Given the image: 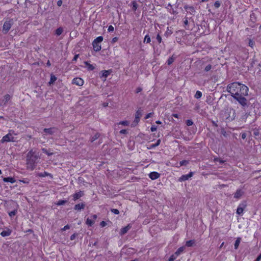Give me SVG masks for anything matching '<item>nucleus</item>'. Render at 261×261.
<instances>
[{"label": "nucleus", "mask_w": 261, "mask_h": 261, "mask_svg": "<svg viewBox=\"0 0 261 261\" xmlns=\"http://www.w3.org/2000/svg\"><path fill=\"white\" fill-rule=\"evenodd\" d=\"M42 151H43L44 153H47V150L45 148H42Z\"/></svg>", "instance_id": "nucleus-62"}, {"label": "nucleus", "mask_w": 261, "mask_h": 261, "mask_svg": "<svg viewBox=\"0 0 261 261\" xmlns=\"http://www.w3.org/2000/svg\"><path fill=\"white\" fill-rule=\"evenodd\" d=\"M76 236V234H75V233L73 234H72V235H71V237H70V240H74V239L75 238Z\"/></svg>", "instance_id": "nucleus-53"}, {"label": "nucleus", "mask_w": 261, "mask_h": 261, "mask_svg": "<svg viewBox=\"0 0 261 261\" xmlns=\"http://www.w3.org/2000/svg\"><path fill=\"white\" fill-rule=\"evenodd\" d=\"M247 95H240L235 96L233 98L236 99L242 106H244L246 105V99L244 97Z\"/></svg>", "instance_id": "nucleus-4"}, {"label": "nucleus", "mask_w": 261, "mask_h": 261, "mask_svg": "<svg viewBox=\"0 0 261 261\" xmlns=\"http://www.w3.org/2000/svg\"><path fill=\"white\" fill-rule=\"evenodd\" d=\"M254 41H253L252 40L250 39L249 40V43H248L249 46L251 47H253V46H254Z\"/></svg>", "instance_id": "nucleus-43"}, {"label": "nucleus", "mask_w": 261, "mask_h": 261, "mask_svg": "<svg viewBox=\"0 0 261 261\" xmlns=\"http://www.w3.org/2000/svg\"><path fill=\"white\" fill-rule=\"evenodd\" d=\"M129 122L127 121H123L119 122V124L123 125H128L129 124Z\"/></svg>", "instance_id": "nucleus-41"}, {"label": "nucleus", "mask_w": 261, "mask_h": 261, "mask_svg": "<svg viewBox=\"0 0 261 261\" xmlns=\"http://www.w3.org/2000/svg\"><path fill=\"white\" fill-rule=\"evenodd\" d=\"M11 230H10V229H7L6 230L2 231L1 233V235L2 237H7V236H10L11 234Z\"/></svg>", "instance_id": "nucleus-17"}, {"label": "nucleus", "mask_w": 261, "mask_h": 261, "mask_svg": "<svg viewBox=\"0 0 261 261\" xmlns=\"http://www.w3.org/2000/svg\"><path fill=\"white\" fill-rule=\"evenodd\" d=\"M78 57H79V55H75V56L74 57V58L73 59V61H76V60L77 59Z\"/></svg>", "instance_id": "nucleus-58"}, {"label": "nucleus", "mask_w": 261, "mask_h": 261, "mask_svg": "<svg viewBox=\"0 0 261 261\" xmlns=\"http://www.w3.org/2000/svg\"><path fill=\"white\" fill-rule=\"evenodd\" d=\"M83 193L82 191L78 192L77 193H75L73 197V200H76V199H78L80 197H81L83 195Z\"/></svg>", "instance_id": "nucleus-16"}, {"label": "nucleus", "mask_w": 261, "mask_h": 261, "mask_svg": "<svg viewBox=\"0 0 261 261\" xmlns=\"http://www.w3.org/2000/svg\"><path fill=\"white\" fill-rule=\"evenodd\" d=\"M174 61V58L173 57H171L168 59L167 60L168 65H171Z\"/></svg>", "instance_id": "nucleus-35"}, {"label": "nucleus", "mask_w": 261, "mask_h": 261, "mask_svg": "<svg viewBox=\"0 0 261 261\" xmlns=\"http://www.w3.org/2000/svg\"><path fill=\"white\" fill-rule=\"evenodd\" d=\"M184 9L188 13H189L191 15L194 14L195 12V9L193 6L185 5L184 6Z\"/></svg>", "instance_id": "nucleus-9"}, {"label": "nucleus", "mask_w": 261, "mask_h": 261, "mask_svg": "<svg viewBox=\"0 0 261 261\" xmlns=\"http://www.w3.org/2000/svg\"><path fill=\"white\" fill-rule=\"evenodd\" d=\"M142 116V112L141 110H138L135 114V118L134 122L132 124V126H135L140 121V119Z\"/></svg>", "instance_id": "nucleus-6"}, {"label": "nucleus", "mask_w": 261, "mask_h": 261, "mask_svg": "<svg viewBox=\"0 0 261 261\" xmlns=\"http://www.w3.org/2000/svg\"><path fill=\"white\" fill-rule=\"evenodd\" d=\"M156 40H158V41L159 42V43H161L162 38L159 34H158L156 36Z\"/></svg>", "instance_id": "nucleus-47"}, {"label": "nucleus", "mask_w": 261, "mask_h": 261, "mask_svg": "<svg viewBox=\"0 0 261 261\" xmlns=\"http://www.w3.org/2000/svg\"><path fill=\"white\" fill-rule=\"evenodd\" d=\"M56 80H57V77L54 75H51L50 80V81L49 82V85L53 84Z\"/></svg>", "instance_id": "nucleus-24"}, {"label": "nucleus", "mask_w": 261, "mask_h": 261, "mask_svg": "<svg viewBox=\"0 0 261 261\" xmlns=\"http://www.w3.org/2000/svg\"><path fill=\"white\" fill-rule=\"evenodd\" d=\"M63 29L62 28H59L56 30V34L57 36H59L63 33Z\"/></svg>", "instance_id": "nucleus-30"}, {"label": "nucleus", "mask_w": 261, "mask_h": 261, "mask_svg": "<svg viewBox=\"0 0 261 261\" xmlns=\"http://www.w3.org/2000/svg\"><path fill=\"white\" fill-rule=\"evenodd\" d=\"M212 65H210V64H208L207 65H206L204 68V70L206 72L210 71L211 69H212Z\"/></svg>", "instance_id": "nucleus-39"}, {"label": "nucleus", "mask_w": 261, "mask_h": 261, "mask_svg": "<svg viewBox=\"0 0 261 261\" xmlns=\"http://www.w3.org/2000/svg\"><path fill=\"white\" fill-rule=\"evenodd\" d=\"M103 40V37L102 36H99L98 37H97L94 41L93 42H96V43H100Z\"/></svg>", "instance_id": "nucleus-26"}, {"label": "nucleus", "mask_w": 261, "mask_h": 261, "mask_svg": "<svg viewBox=\"0 0 261 261\" xmlns=\"http://www.w3.org/2000/svg\"><path fill=\"white\" fill-rule=\"evenodd\" d=\"M85 64L87 66L88 69L90 70H92L94 69V66L88 63L87 62H85Z\"/></svg>", "instance_id": "nucleus-29"}, {"label": "nucleus", "mask_w": 261, "mask_h": 261, "mask_svg": "<svg viewBox=\"0 0 261 261\" xmlns=\"http://www.w3.org/2000/svg\"><path fill=\"white\" fill-rule=\"evenodd\" d=\"M227 90L234 97L235 96L240 95H248V88L244 85L237 82L228 85Z\"/></svg>", "instance_id": "nucleus-1"}, {"label": "nucleus", "mask_w": 261, "mask_h": 261, "mask_svg": "<svg viewBox=\"0 0 261 261\" xmlns=\"http://www.w3.org/2000/svg\"><path fill=\"white\" fill-rule=\"evenodd\" d=\"M246 204L245 203H242L239 204L237 210V213L238 215L243 214L244 208L246 207Z\"/></svg>", "instance_id": "nucleus-8"}, {"label": "nucleus", "mask_w": 261, "mask_h": 261, "mask_svg": "<svg viewBox=\"0 0 261 261\" xmlns=\"http://www.w3.org/2000/svg\"><path fill=\"white\" fill-rule=\"evenodd\" d=\"M152 115V113H149L148 114H147L146 116H145V119H148L149 118H150L151 115Z\"/></svg>", "instance_id": "nucleus-52"}, {"label": "nucleus", "mask_w": 261, "mask_h": 261, "mask_svg": "<svg viewBox=\"0 0 261 261\" xmlns=\"http://www.w3.org/2000/svg\"><path fill=\"white\" fill-rule=\"evenodd\" d=\"M117 39H118V38H117V37H115V38H114L113 39L112 41H113V42H116V41L117 40Z\"/></svg>", "instance_id": "nucleus-64"}, {"label": "nucleus", "mask_w": 261, "mask_h": 261, "mask_svg": "<svg viewBox=\"0 0 261 261\" xmlns=\"http://www.w3.org/2000/svg\"><path fill=\"white\" fill-rule=\"evenodd\" d=\"M111 71L109 70H104L102 71V76L101 77H103L105 79L108 76V75L110 74Z\"/></svg>", "instance_id": "nucleus-21"}, {"label": "nucleus", "mask_w": 261, "mask_h": 261, "mask_svg": "<svg viewBox=\"0 0 261 261\" xmlns=\"http://www.w3.org/2000/svg\"><path fill=\"white\" fill-rule=\"evenodd\" d=\"M66 202H67L66 200H59V201H58L56 203V204L57 205H62L65 204Z\"/></svg>", "instance_id": "nucleus-33"}, {"label": "nucleus", "mask_w": 261, "mask_h": 261, "mask_svg": "<svg viewBox=\"0 0 261 261\" xmlns=\"http://www.w3.org/2000/svg\"><path fill=\"white\" fill-rule=\"evenodd\" d=\"M16 212L15 211H11L9 213V215L10 217H13L16 215Z\"/></svg>", "instance_id": "nucleus-45"}, {"label": "nucleus", "mask_w": 261, "mask_h": 261, "mask_svg": "<svg viewBox=\"0 0 261 261\" xmlns=\"http://www.w3.org/2000/svg\"><path fill=\"white\" fill-rule=\"evenodd\" d=\"M99 137V135L98 133L95 134L92 137H91L90 140L91 142H92L96 140Z\"/></svg>", "instance_id": "nucleus-27"}, {"label": "nucleus", "mask_w": 261, "mask_h": 261, "mask_svg": "<svg viewBox=\"0 0 261 261\" xmlns=\"http://www.w3.org/2000/svg\"><path fill=\"white\" fill-rule=\"evenodd\" d=\"M97 219L96 215H93L91 218H88L86 220V224L89 226H92L95 222Z\"/></svg>", "instance_id": "nucleus-7"}, {"label": "nucleus", "mask_w": 261, "mask_h": 261, "mask_svg": "<svg viewBox=\"0 0 261 261\" xmlns=\"http://www.w3.org/2000/svg\"><path fill=\"white\" fill-rule=\"evenodd\" d=\"M40 159L39 155L33 150L29 151L27 155V168L31 170H34Z\"/></svg>", "instance_id": "nucleus-2"}, {"label": "nucleus", "mask_w": 261, "mask_h": 261, "mask_svg": "<svg viewBox=\"0 0 261 261\" xmlns=\"http://www.w3.org/2000/svg\"><path fill=\"white\" fill-rule=\"evenodd\" d=\"M195 241L194 240H190L186 242V246L191 247L194 245Z\"/></svg>", "instance_id": "nucleus-28"}, {"label": "nucleus", "mask_w": 261, "mask_h": 261, "mask_svg": "<svg viewBox=\"0 0 261 261\" xmlns=\"http://www.w3.org/2000/svg\"><path fill=\"white\" fill-rule=\"evenodd\" d=\"M138 5L136 2H133L132 3V9L133 10L136 11L137 9Z\"/></svg>", "instance_id": "nucleus-37"}, {"label": "nucleus", "mask_w": 261, "mask_h": 261, "mask_svg": "<svg viewBox=\"0 0 261 261\" xmlns=\"http://www.w3.org/2000/svg\"><path fill=\"white\" fill-rule=\"evenodd\" d=\"M184 23L185 27L186 28V26L188 25V17H186L184 18Z\"/></svg>", "instance_id": "nucleus-42"}, {"label": "nucleus", "mask_w": 261, "mask_h": 261, "mask_svg": "<svg viewBox=\"0 0 261 261\" xmlns=\"http://www.w3.org/2000/svg\"><path fill=\"white\" fill-rule=\"evenodd\" d=\"M92 44L93 49L95 51H98L101 49V47L99 43H96V42H93Z\"/></svg>", "instance_id": "nucleus-14"}, {"label": "nucleus", "mask_w": 261, "mask_h": 261, "mask_svg": "<svg viewBox=\"0 0 261 261\" xmlns=\"http://www.w3.org/2000/svg\"><path fill=\"white\" fill-rule=\"evenodd\" d=\"M70 228V226L68 225H66V226H65L62 229V230L63 231H65L67 229H69Z\"/></svg>", "instance_id": "nucleus-49"}, {"label": "nucleus", "mask_w": 261, "mask_h": 261, "mask_svg": "<svg viewBox=\"0 0 261 261\" xmlns=\"http://www.w3.org/2000/svg\"><path fill=\"white\" fill-rule=\"evenodd\" d=\"M215 161L219 162H220V163H222L223 162L222 160H220V159H216L215 160Z\"/></svg>", "instance_id": "nucleus-60"}, {"label": "nucleus", "mask_w": 261, "mask_h": 261, "mask_svg": "<svg viewBox=\"0 0 261 261\" xmlns=\"http://www.w3.org/2000/svg\"><path fill=\"white\" fill-rule=\"evenodd\" d=\"M240 242H241V238H238L235 242V243H234V248L236 249H237L238 248V247L239 246Z\"/></svg>", "instance_id": "nucleus-23"}, {"label": "nucleus", "mask_w": 261, "mask_h": 261, "mask_svg": "<svg viewBox=\"0 0 261 261\" xmlns=\"http://www.w3.org/2000/svg\"><path fill=\"white\" fill-rule=\"evenodd\" d=\"M49 175H50V174H49L46 172L39 173L38 174V176L39 177H45V176H49Z\"/></svg>", "instance_id": "nucleus-25"}, {"label": "nucleus", "mask_w": 261, "mask_h": 261, "mask_svg": "<svg viewBox=\"0 0 261 261\" xmlns=\"http://www.w3.org/2000/svg\"><path fill=\"white\" fill-rule=\"evenodd\" d=\"M46 154H47L48 155H51L53 154V152H48V151H47V153H46Z\"/></svg>", "instance_id": "nucleus-63"}, {"label": "nucleus", "mask_w": 261, "mask_h": 261, "mask_svg": "<svg viewBox=\"0 0 261 261\" xmlns=\"http://www.w3.org/2000/svg\"><path fill=\"white\" fill-rule=\"evenodd\" d=\"M201 96H202V93L199 91H197L196 92L195 96H194V97L197 99L200 98Z\"/></svg>", "instance_id": "nucleus-31"}, {"label": "nucleus", "mask_w": 261, "mask_h": 261, "mask_svg": "<svg viewBox=\"0 0 261 261\" xmlns=\"http://www.w3.org/2000/svg\"><path fill=\"white\" fill-rule=\"evenodd\" d=\"M72 83L77 86H82L84 84V81L80 77H76L73 79Z\"/></svg>", "instance_id": "nucleus-11"}, {"label": "nucleus", "mask_w": 261, "mask_h": 261, "mask_svg": "<svg viewBox=\"0 0 261 261\" xmlns=\"http://www.w3.org/2000/svg\"><path fill=\"white\" fill-rule=\"evenodd\" d=\"M160 142H161V140H158L155 144H151L150 145V148H154V147H156L157 146H158L160 144Z\"/></svg>", "instance_id": "nucleus-36"}, {"label": "nucleus", "mask_w": 261, "mask_h": 261, "mask_svg": "<svg viewBox=\"0 0 261 261\" xmlns=\"http://www.w3.org/2000/svg\"><path fill=\"white\" fill-rule=\"evenodd\" d=\"M11 99V96L7 94L5 95L4 99L2 100V103H4V105H6L7 102H8Z\"/></svg>", "instance_id": "nucleus-18"}, {"label": "nucleus", "mask_w": 261, "mask_h": 261, "mask_svg": "<svg viewBox=\"0 0 261 261\" xmlns=\"http://www.w3.org/2000/svg\"><path fill=\"white\" fill-rule=\"evenodd\" d=\"M186 123H187V125L188 126H191V125H192L193 124V121H192V120H188L187 121Z\"/></svg>", "instance_id": "nucleus-48"}, {"label": "nucleus", "mask_w": 261, "mask_h": 261, "mask_svg": "<svg viewBox=\"0 0 261 261\" xmlns=\"http://www.w3.org/2000/svg\"><path fill=\"white\" fill-rule=\"evenodd\" d=\"M244 194V192L242 190L239 189L234 194V197L237 199H239Z\"/></svg>", "instance_id": "nucleus-15"}, {"label": "nucleus", "mask_w": 261, "mask_h": 261, "mask_svg": "<svg viewBox=\"0 0 261 261\" xmlns=\"http://www.w3.org/2000/svg\"><path fill=\"white\" fill-rule=\"evenodd\" d=\"M12 22L11 20H8L5 22L3 27V32L6 34L8 32L12 27Z\"/></svg>", "instance_id": "nucleus-5"}, {"label": "nucleus", "mask_w": 261, "mask_h": 261, "mask_svg": "<svg viewBox=\"0 0 261 261\" xmlns=\"http://www.w3.org/2000/svg\"><path fill=\"white\" fill-rule=\"evenodd\" d=\"M261 259V253L257 256L254 261H260Z\"/></svg>", "instance_id": "nucleus-55"}, {"label": "nucleus", "mask_w": 261, "mask_h": 261, "mask_svg": "<svg viewBox=\"0 0 261 261\" xmlns=\"http://www.w3.org/2000/svg\"><path fill=\"white\" fill-rule=\"evenodd\" d=\"M13 135H16V134H15L14 133L13 130H10L9 133L8 134H7L6 135L4 136L2 138V139L1 141V142L4 143V142H14L15 139L13 136Z\"/></svg>", "instance_id": "nucleus-3"}, {"label": "nucleus", "mask_w": 261, "mask_h": 261, "mask_svg": "<svg viewBox=\"0 0 261 261\" xmlns=\"http://www.w3.org/2000/svg\"><path fill=\"white\" fill-rule=\"evenodd\" d=\"M241 137H242V139H244L246 137V134L245 133H243V134H242Z\"/></svg>", "instance_id": "nucleus-59"}, {"label": "nucleus", "mask_w": 261, "mask_h": 261, "mask_svg": "<svg viewBox=\"0 0 261 261\" xmlns=\"http://www.w3.org/2000/svg\"><path fill=\"white\" fill-rule=\"evenodd\" d=\"M120 133L121 134H125L127 133V131L125 129H122L120 131Z\"/></svg>", "instance_id": "nucleus-54"}, {"label": "nucleus", "mask_w": 261, "mask_h": 261, "mask_svg": "<svg viewBox=\"0 0 261 261\" xmlns=\"http://www.w3.org/2000/svg\"><path fill=\"white\" fill-rule=\"evenodd\" d=\"M177 257V256L176 255H175V254H174L170 256L168 261H174Z\"/></svg>", "instance_id": "nucleus-40"}, {"label": "nucleus", "mask_w": 261, "mask_h": 261, "mask_svg": "<svg viewBox=\"0 0 261 261\" xmlns=\"http://www.w3.org/2000/svg\"><path fill=\"white\" fill-rule=\"evenodd\" d=\"M142 91V88L140 87H138L136 89V93H139Z\"/></svg>", "instance_id": "nucleus-57"}, {"label": "nucleus", "mask_w": 261, "mask_h": 261, "mask_svg": "<svg viewBox=\"0 0 261 261\" xmlns=\"http://www.w3.org/2000/svg\"><path fill=\"white\" fill-rule=\"evenodd\" d=\"M151 41L150 37L149 35H147L145 36L144 39V42H146L147 43H150Z\"/></svg>", "instance_id": "nucleus-32"}, {"label": "nucleus", "mask_w": 261, "mask_h": 261, "mask_svg": "<svg viewBox=\"0 0 261 261\" xmlns=\"http://www.w3.org/2000/svg\"><path fill=\"white\" fill-rule=\"evenodd\" d=\"M184 247H180L178 249V250L175 252V255L178 256L179 254H180L184 250Z\"/></svg>", "instance_id": "nucleus-22"}, {"label": "nucleus", "mask_w": 261, "mask_h": 261, "mask_svg": "<svg viewBox=\"0 0 261 261\" xmlns=\"http://www.w3.org/2000/svg\"><path fill=\"white\" fill-rule=\"evenodd\" d=\"M43 130L45 133L49 134H53V131L52 128H44Z\"/></svg>", "instance_id": "nucleus-34"}, {"label": "nucleus", "mask_w": 261, "mask_h": 261, "mask_svg": "<svg viewBox=\"0 0 261 261\" xmlns=\"http://www.w3.org/2000/svg\"><path fill=\"white\" fill-rule=\"evenodd\" d=\"M160 176V174L156 172H152L149 174V177L152 180L156 179Z\"/></svg>", "instance_id": "nucleus-13"}, {"label": "nucleus", "mask_w": 261, "mask_h": 261, "mask_svg": "<svg viewBox=\"0 0 261 261\" xmlns=\"http://www.w3.org/2000/svg\"><path fill=\"white\" fill-rule=\"evenodd\" d=\"M193 172H190L188 174L183 175L179 178V181H185V180H188L190 177H191L193 176Z\"/></svg>", "instance_id": "nucleus-10"}, {"label": "nucleus", "mask_w": 261, "mask_h": 261, "mask_svg": "<svg viewBox=\"0 0 261 261\" xmlns=\"http://www.w3.org/2000/svg\"><path fill=\"white\" fill-rule=\"evenodd\" d=\"M3 181L4 182H10L12 184H13L16 181L15 179L14 178L10 177L4 178Z\"/></svg>", "instance_id": "nucleus-19"}, {"label": "nucleus", "mask_w": 261, "mask_h": 261, "mask_svg": "<svg viewBox=\"0 0 261 261\" xmlns=\"http://www.w3.org/2000/svg\"><path fill=\"white\" fill-rule=\"evenodd\" d=\"M62 4V1L61 0H59L57 2V5L58 6H61Z\"/></svg>", "instance_id": "nucleus-56"}, {"label": "nucleus", "mask_w": 261, "mask_h": 261, "mask_svg": "<svg viewBox=\"0 0 261 261\" xmlns=\"http://www.w3.org/2000/svg\"><path fill=\"white\" fill-rule=\"evenodd\" d=\"M188 164V161L187 160H183L179 162L180 166L187 165Z\"/></svg>", "instance_id": "nucleus-38"}, {"label": "nucleus", "mask_w": 261, "mask_h": 261, "mask_svg": "<svg viewBox=\"0 0 261 261\" xmlns=\"http://www.w3.org/2000/svg\"><path fill=\"white\" fill-rule=\"evenodd\" d=\"M132 227L130 224H128L126 226L121 228L120 231V235L122 236L125 234Z\"/></svg>", "instance_id": "nucleus-12"}, {"label": "nucleus", "mask_w": 261, "mask_h": 261, "mask_svg": "<svg viewBox=\"0 0 261 261\" xmlns=\"http://www.w3.org/2000/svg\"><path fill=\"white\" fill-rule=\"evenodd\" d=\"M157 128H156V126H154V125H153L151 127V132H154L156 130Z\"/></svg>", "instance_id": "nucleus-51"}, {"label": "nucleus", "mask_w": 261, "mask_h": 261, "mask_svg": "<svg viewBox=\"0 0 261 261\" xmlns=\"http://www.w3.org/2000/svg\"><path fill=\"white\" fill-rule=\"evenodd\" d=\"M85 207V204L84 203H79L75 205L74 208L76 210H81L82 209H84Z\"/></svg>", "instance_id": "nucleus-20"}, {"label": "nucleus", "mask_w": 261, "mask_h": 261, "mask_svg": "<svg viewBox=\"0 0 261 261\" xmlns=\"http://www.w3.org/2000/svg\"><path fill=\"white\" fill-rule=\"evenodd\" d=\"M111 212L115 214L118 215L119 214V211L117 209L113 208L111 210Z\"/></svg>", "instance_id": "nucleus-44"}, {"label": "nucleus", "mask_w": 261, "mask_h": 261, "mask_svg": "<svg viewBox=\"0 0 261 261\" xmlns=\"http://www.w3.org/2000/svg\"><path fill=\"white\" fill-rule=\"evenodd\" d=\"M114 27L112 25H110L108 28V31L109 32H112L114 31Z\"/></svg>", "instance_id": "nucleus-50"}, {"label": "nucleus", "mask_w": 261, "mask_h": 261, "mask_svg": "<svg viewBox=\"0 0 261 261\" xmlns=\"http://www.w3.org/2000/svg\"><path fill=\"white\" fill-rule=\"evenodd\" d=\"M214 6L216 8H219L220 6V3L219 1H216L215 3H214Z\"/></svg>", "instance_id": "nucleus-46"}, {"label": "nucleus", "mask_w": 261, "mask_h": 261, "mask_svg": "<svg viewBox=\"0 0 261 261\" xmlns=\"http://www.w3.org/2000/svg\"><path fill=\"white\" fill-rule=\"evenodd\" d=\"M100 225H101V226H102V227L105 226V225H106V223H105V222H104V221H102V222H101V223H100Z\"/></svg>", "instance_id": "nucleus-61"}]
</instances>
